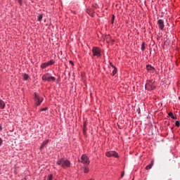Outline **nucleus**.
Segmentation results:
<instances>
[{"instance_id":"20","label":"nucleus","mask_w":180,"mask_h":180,"mask_svg":"<svg viewBox=\"0 0 180 180\" xmlns=\"http://www.w3.org/2000/svg\"><path fill=\"white\" fill-rule=\"evenodd\" d=\"M141 50L143 51H144L146 50V46L144 45V42H143V44L141 45Z\"/></svg>"},{"instance_id":"1","label":"nucleus","mask_w":180,"mask_h":180,"mask_svg":"<svg viewBox=\"0 0 180 180\" xmlns=\"http://www.w3.org/2000/svg\"><path fill=\"white\" fill-rule=\"evenodd\" d=\"M56 164L62 167V168H69V167L71 165V162L67 159L60 158L57 161Z\"/></svg>"},{"instance_id":"10","label":"nucleus","mask_w":180,"mask_h":180,"mask_svg":"<svg viewBox=\"0 0 180 180\" xmlns=\"http://www.w3.org/2000/svg\"><path fill=\"white\" fill-rule=\"evenodd\" d=\"M49 143V140H46V141H44L42 143H41V146H40V150H43V148H44V146H47V144Z\"/></svg>"},{"instance_id":"30","label":"nucleus","mask_w":180,"mask_h":180,"mask_svg":"<svg viewBox=\"0 0 180 180\" xmlns=\"http://www.w3.org/2000/svg\"><path fill=\"white\" fill-rule=\"evenodd\" d=\"M70 64H74V63L72 62V60L70 61Z\"/></svg>"},{"instance_id":"4","label":"nucleus","mask_w":180,"mask_h":180,"mask_svg":"<svg viewBox=\"0 0 180 180\" xmlns=\"http://www.w3.org/2000/svg\"><path fill=\"white\" fill-rule=\"evenodd\" d=\"M79 162H82V164H85L86 165H89V158L86 155H82L81 158L79 160Z\"/></svg>"},{"instance_id":"21","label":"nucleus","mask_w":180,"mask_h":180,"mask_svg":"<svg viewBox=\"0 0 180 180\" xmlns=\"http://www.w3.org/2000/svg\"><path fill=\"white\" fill-rule=\"evenodd\" d=\"M48 180H53V174H49L48 176Z\"/></svg>"},{"instance_id":"29","label":"nucleus","mask_w":180,"mask_h":180,"mask_svg":"<svg viewBox=\"0 0 180 180\" xmlns=\"http://www.w3.org/2000/svg\"><path fill=\"white\" fill-rule=\"evenodd\" d=\"M112 20H115V15L112 16Z\"/></svg>"},{"instance_id":"27","label":"nucleus","mask_w":180,"mask_h":180,"mask_svg":"<svg viewBox=\"0 0 180 180\" xmlns=\"http://www.w3.org/2000/svg\"><path fill=\"white\" fill-rule=\"evenodd\" d=\"M123 176H124V172H122V174L121 175V178H123Z\"/></svg>"},{"instance_id":"15","label":"nucleus","mask_w":180,"mask_h":180,"mask_svg":"<svg viewBox=\"0 0 180 180\" xmlns=\"http://www.w3.org/2000/svg\"><path fill=\"white\" fill-rule=\"evenodd\" d=\"M41 19H43V14H39L37 17L38 22H41Z\"/></svg>"},{"instance_id":"16","label":"nucleus","mask_w":180,"mask_h":180,"mask_svg":"<svg viewBox=\"0 0 180 180\" xmlns=\"http://www.w3.org/2000/svg\"><path fill=\"white\" fill-rule=\"evenodd\" d=\"M168 115L174 120L176 119V117L174 116V113H172V112H169Z\"/></svg>"},{"instance_id":"14","label":"nucleus","mask_w":180,"mask_h":180,"mask_svg":"<svg viewBox=\"0 0 180 180\" xmlns=\"http://www.w3.org/2000/svg\"><path fill=\"white\" fill-rule=\"evenodd\" d=\"M117 72V68H114V70H112V72L111 73V75L112 77H114V75H115Z\"/></svg>"},{"instance_id":"22","label":"nucleus","mask_w":180,"mask_h":180,"mask_svg":"<svg viewBox=\"0 0 180 180\" xmlns=\"http://www.w3.org/2000/svg\"><path fill=\"white\" fill-rule=\"evenodd\" d=\"M2 144H4V140H2V138H0V147L2 146Z\"/></svg>"},{"instance_id":"11","label":"nucleus","mask_w":180,"mask_h":180,"mask_svg":"<svg viewBox=\"0 0 180 180\" xmlns=\"http://www.w3.org/2000/svg\"><path fill=\"white\" fill-rule=\"evenodd\" d=\"M0 109H5V102L2 100H0Z\"/></svg>"},{"instance_id":"12","label":"nucleus","mask_w":180,"mask_h":180,"mask_svg":"<svg viewBox=\"0 0 180 180\" xmlns=\"http://www.w3.org/2000/svg\"><path fill=\"white\" fill-rule=\"evenodd\" d=\"M47 67H49V63H44L41 65V68L42 70H44V68H47Z\"/></svg>"},{"instance_id":"9","label":"nucleus","mask_w":180,"mask_h":180,"mask_svg":"<svg viewBox=\"0 0 180 180\" xmlns=\"http://www.w3.org/2000/svg\"><path fill=\"white\" fill-rule=\"evenodd\" d=\"M146 70L150 72H154V71H155V68L150 65H146Z\"/></svg>"},{"instance_id":"18","label":"nucleus","mask_w":180,"mask_h":180,"mask_svg":"<svg viewBox=\"0 0 180 180\" xmlns=\"http://www.w3.org/2000/svg\"><path fill=\"white\" fill-rule=\"evenodd\" d=\"M84 174H88V172H89V168L85 167L84 168Z\"/></svg>"},{"instance_id":"26","label":"nucleus","mask_w":180,"mask_h":180,"mask_svg":"<svg viewBox=\"0 0 180 180\" xmlns=\"http://www.w3.org/2000/svg\"><path fill=\"white\" fill-rule=\"evenodd\" d=\"M110 65L111 67H112V68H115V66L113 65V64H112V63H110Z\"/></svg>"},{"instance_id":"19","label":"nucleus","mask_w":180,"mask_h":180,"mask_svg":"<svg viewBox=\"0 0 180 180\" xmlns=\"http://www.w3.org/2000/svg\"><path fill=\"white\" fill-rule=\"evenodd\" d=\"M48 65H53V64H54V60H51L47 62Z\"/></svg>"},{"instance_id":"8","label":"nucleus","mask_w":180,"mask_h":180,"mask_svg":"<svg viewBox=\"0 0 180 180\" xmlns=\"http://www.w3.org/2000/svg\"><path fill=\"white\" fill-rule=\"evenodd\" d=\"M158 25L159 26V29H160V30H162L164 29V20H159L158 21Z\"/></svg>"},{"instance_id":"25","label":"nucleus","mask_w":180,"mask_h":180,"mask_svg":"<svg viewBox=\"0 0 180 180\" xmlns=\"http://www.w3.org/2000/svg\"><path fill=\"white\" fill-rule=\"evenodd\" d=\"M44 110H47V108L41 109V112H44Z\"/></svg>"},{"instance_id":"32","label":"nucleus","mask_w":180,"mask_h":180,"mask_svg":"<svg viewBox=\"0 0 180 180\" xmlns=\"http://www.w3.org/2000/svg\"><path fill=\"white\" fill-rule=\"evenodd\" d=\"M132 180H134V179H132Z\"/></svg>"},{"instance_id":"3","label":"nucleus","mask_w":180,"mask_h":180,"mask_svg":"<svg viewBox=\"0 0 180 180\" xmlns=\"http://www.w3.org/2000/svg\"><path fill=\"white\" fill-rule=\"evenodd\" d=\"M43 81H48V82H54L56 77H52L50 74L47 73L42 76Z\"/></svg>"},{"instance_id":"5","label":"nucleus","mask_w":180,"mask_h":180,"mask_svg":"<svg viewBox=\"0 0 180 180\" xmlns=\"http://www.w3.org/2000/svg\"><path fill=\"white\" fill-rule=\"evenodd\" d=\"M92 53L94 57H101V49L98 47H94L92 49Z\"/></svg>"},{"instance_id":"13","label":"nucleus","mask_w":180,"mask_h":180,"mask_svg":"<svg viewBox=\"0 0 180 180\" xmlns=\"http://www.w3.org/2000/svg\"><path fill=\"white\" fill-rule=\"evenodd\" d=\"M153 165H154L153 161H152L149 165L146 167V169H151V168H153Z\"/></svg>"},{"instance_id":"28","label":"nucleus","mask_w":180,"mask_h":180,"mask_svg":"<svg viewBox=\"0 0 180 180\" xmlns=\"http://www.w3.org/2000/svg\"><path fill=\"white\" fill-rule=\"evenodd\" d=\"M0 131H2V126L0 125Z\"/></svg>"},{"instance_id":"2","label":"nucleus","mask_w":180,"mask_h":180,"mask_svg":"<svg viewBox=\"0 0 180 180\" xmlns=\"http://www.w3.org/2000/svg\"><path fill=\"white\" fill-rule=\"evenodd\" d=\"M145 88L147 91H153L155 89V84H154V82L153 80L147 81Z\"/></svg>"},{"instance_id":"6","label":"nucleus","mask_w":180,"mask_h":180,"mask_svg":"<svg viewBox=\"0 0 180 180\" xmlns=\"http://www.w3.org/2000/svg\"><path fill=\"white\" fill-rule=\"evenodd\" d=\"M107 157H115V158H119V154L116 151H108L106 153Z\"/></svg>"},{"instance_id":"31","label":"nucleus","mask_w":180,"mask_h":180,"mask_svg":"<svg viewBox=\"0 0 180 180\" xmlns=\"http://www.w3.org/2000/svg\"><path fill=\"white\" fill-rule=\"evenodd\" d=\"M19 3H20V5H22V1H19Z\"/></svg>"},{"instance_id":"17","label":"nucleus","mask_w":180,"mask_h":180,"mask_svg":"<svg viewBox=\"0 0 180 180\" xmlns=\"http://www.w3.org/2000/svg\"><path fill=\"white\" fill-rule=\"evenodd\" d=\"M23 79H25V81H27V79H29V75L24 74Z\"/></svg>"},{"instance_id":"7","label":"nucleus","mask_w":180,"mask_h":180,"mask_svg":"<svg viewBox=\"0 0 180 180\" xmlns=\"http://www.w3.org/2000/svg\"><path fill=\"white\" fill-rule=\"evenodd\" d=\"M34 99L37 101V106L40 105L41 102H43V98L37 96V94L34 95Z\"/></svg>"},{"instance_id":"23","label":"nucleus","mask_w":180,"mask_h":180,"mask_svg":"<svg viewBox=\"0 0 180 180\" xmlns=\"http://www.w3.org/2000/svg\"><path fill=\"white\" fill-rule=\"evenodd\" d=\"M179 125H180L179 121H176L175 122V126H176L177 127H179Z\"/></svg>"},{"instance_id":"24","label":"nucleus","mask_w":180,"mask_h":180,"mask_svg":"<svg viewBox=\"0 0 180 180\" xmlns=\"http://www.w3.org/2000/svg\"><path fill=\"white\" fill-rule=\"evenodd\" d=\"M84 133H85V131H86V123L84 124Z\"/></svg>"}]
</instances>
